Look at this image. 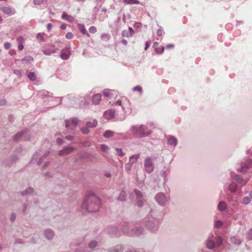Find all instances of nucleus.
<instances>
[{
    "mask_svg": "<svg viewBox=\"0 0 252 252\" xmlns=\"http://www.w3.org/2000/svg\"><path fill=\"white\" fill-rule=\"evenodd\" d=\"M174 47V45H173L172 44H169L167 45L166 47V48L168 49L173 48Z\"/></svg>",
    "mask_w": 252,
    "mask_h": 252,
    "instance_id": "obj_46",
    "label": "nucleus"
},
{
    "mask_svg": "<svg viewBox=\"0 0 252 252\" xmlns=\"http://www.w3.org/2000/svg\"><path fill=\"white\" fill-rule=\"evenodd\" d=\"M134 192L136 195L139 197H141L143 195L142 192L140 191L135 189Z\"/></svg>",
    "mask_w": 252,
    "mask_h": 252,
    "instance_id": "obj_39",
    "label": "nucleus"
},
{
    "mask_svg": "<svg viewBox=\"0 0 252 252\" xmlns=\"http://www.w3.org/2000/svg\"><path fill=\"white\" fill-rule=\"evenodd\" d=\"M78 124V120L76 118H73L71 120H66L65 121V126L66 127H68L70 126H76Z\"/></svg>",
    "mask_w": 252,
    "mask_h": 252,
    "instance_id": "obj_9",
    "label": "nucleus"
},
{
    "mask_svg": "<svg viewBox=\"0 0 252 252\" xmlns=\"http://www.w3.org/2000/svg\"><path fill=\"white\" fill-rule=\"evenodd\" d=\"M1 9L4 13L6 14L9 15L12 13V10L9 7L3 6L1 8Z\"/></svg>",
    "mask_w": 252,
    "mask_h": 252,
    "instance_id": "obj_16",
    "label": "nucleus"
},
{
    "mask_svg": "<svg viewBox=\"0 0 252 252\" xmlns=\"http://www.w3.org/2000/svg\"><path fill=\"white\" fill-rule=\"evenodd\" d=\"M139 158V155H133L129 158V161L132 163H135Z\"/></svg>",
    "mask_w": 252,
    "mask_h": 252,
    "instance_id": "obj_24",
    "label": "nucleus"
},
{
    "mask_svg": "<svg viewBox=\"0 0 252 252\" xmlns=\"http://www.w3.org/2000/svg\"><path fill=\"white\" fill-rule=\"evenodd\" d=\"M57 142L59 143V144H61L62 142V140L61 139H60V138H58L57 139Z\"/></svg>",
    "mask_w": 252,
    "mask_h": 252,
    "instance_id": "obj_61",
    "label": "nucleus"
},
{
    "mask_svg": "<svg viewBox=\"0 0 252 252\" xmlns=\"http://www.w3.org/2000/svg\"><path fill=\"white\" fill-rule=\"evenodd\" d=\"M60 56L63 60H67L68 58V55L64 53H62Z\"/></svg>",
    "mask_w": 252,
    "mask_h": 252,
    "instance_id": "obj_33",
    "label": "nucleus"
},
{
    "mask_svg": "<svg viewBox=\"0 0 252 252\" xmlns=\"http://www.w3.org/2000/svg\"><path fill=\"white\" fill-rule=\"evenodd\" d=\"M114 132L111 130H107L103 134V136L105 138H109L113 136Z\"/></svg>",
    "mask_w": 252,
    "mask_h": 252,
    "instance_id": "obj_20",
    "label": "nucleus"
},
{
    "mask_svg": "<svg viewBox=\"0 0 252 252\" xmlns=\"http://www.w3.org/2000/svg\"><path fill=\"white\" fill-rule=\"evenodd\" d=\"M15 216L13 214L11 215V220L13 221L15 220Z\"/></svg>",
    "mask_w": 252,
    "mask_h": 252,
    "instance_id": "obj_60",
    "label": "nucleus"
},
{
    "mask_svg": "<svg viewBox=\"0 0 252 252\" xmlns=\"http://www.w3.org/2000/svg\"><path fill=\"white\" fill-rule=\"evenodd\" d=\"M137 203L140 207L142 206L143 204L142 201L141 200H138Z\"/></svg>",
    "mask_w": 252,
    "mask_h": 252,
    "instance_id": "obj_48",
    "label": "nucleus"
},
{
    "mask_svg": "<svg viewBox=\"0 0 252 252\" xmlns=\"http://www.w3.org/2000/svg\"><path fill=\"white\" fill-rule=\"evenodd\" d=\"M126 192L124 190L122 191L119 196L118 197V199L121 201H124L126 199Z\"/></svg>",
    "mask_w": 252,
    "mask_h": 252,
    "instance_id": "obj_23",
    "label": "nucleus"
},
{
    "mask_svg": "<svg viewBox=\"0 0 252 252\" xmlns=\"http://www.w3.org/2000/svg\"><path fill=\"white\" fill-rule=\"evenodd\" d=\"M237 189V185L236 183H232L229 186V189L231 192H234Z\"/></svg>",
    "mask_w": 252,
    "mask_h": 252,
    "instance_id": "obj_19",
    "label": "nucleus"
},
{
    "mask_svg": "<svg viewBox=\"0 0 252 252\" xmlns=\"http://www.w3.org/2000/svg\"><path fill=\"white\" fill-rule=\"evenodd\" d=\"M252 162V160L250 159H246L244 162L241 163V167L238 168L237 171L239 172H245L247 169L250 167Z\"/></svg>",
    "mask_w": 252,
    "mask_h": 252,
    "instance_id": "obj_4",
    "label": "nucleus"
},
{
    "mask_svg": "<svg viewBox=\"0 0 252 252\" xmlns=\"http://www.w3.org/2000/svg\"><path fill=\"white\" fill-rule=\"evenodd\" d=\"M37 38L38 39H41V38H42V36L41 34L40 33H38L37 35Z\"/></svg>",
    "mask_w": 252,
    "mask_h": 252,
    "instance_id": "obj_58",
    "label": "nucleus"
},
{
    "mask_svg": "<svg viewBox=\"0 0 252 252\" xmlns=\"http://www.w3.org/2000/svg\"><path fill=\"white\" fill-rule=\"evenodd\" d=\"M5 103H6V101H5V100H2L0 101V104L1 105H3V104H4Z\"/></svg>",
    "mask_w": 252,
    "mask_h": 252,
    "instance_id": "obj_59",
    "label": "nucleus"
},
{
    "mask_svg": "<svg viewBox=\"0 0 252 252\" xmlns=\"http://www.w3.org/2000/svg\"><path fill=\"white\" fill-rule=\"evenodd\" d=\"M47 28L48 31H50V30H51V29L52 28V25L50 23L48 24L47 26Z\"/></svg>",
    "mask_w": 252,
    "mask_h": 252,
    "instance_id": "obj_49",
    "label": "nucleus"
},
{
    "mask_svg": "<svg viewBox=\"0 0 252 252\" xmlns=\"http://www.w3.org/2000/svg\"><path fill=\"white\" fill-rule=\"evenodd\" d=\"M131 131L134 135L140 137L147 136L152 133V131L148 130L144 125L139 126H133L131 127Z\"/></svg>",
    "mask_w": 252,
    "mask_h": 252,
    "instance_id": "obj_2",
    "label": "nucleus"
},
{
    "mask_svg": "<svg viewBox=\"0 0 252 252\" xmlns=\"http://www.w3.org/2000/svg\"><path fill=\"white\" fill-rule=\"evenodd\" d=\"M45 236L48 239H51L54 236V233L51 230H47L45 231Z\"/></svg>",
    "mask_w": 252,
    "mask_h": 252,
    "instance_id": "obj_17",
    "label": "nucleus"
},
{
    "mask_svg": "<svg viewBox=\"0 0 252 252\" xmlns=\"http://www.w3.org/2000/svg\"><path fill=\"white\" fill-rule=\"evenodd\" d=\"M18 48L20 51H22L24 48V46L23 44H19Z\"/></svg>",
    "mask_w": 252,
    "mask_h": 252,
    "instance_id": "obj_47",
    "label": "nucleus"
},
{
    "mask_svg": "<svg viewBox=\"0 0 252 252\" xmlns=\"http://www.w3.org/2000/svg\"><path fill=\"white\" fill-rule=\"evenodd\" d=\"M162 30L161 29H158L157 32V34L158 36H161L162 35Z\"/></svg>",
    "mask_w": 252,
    "mask_h": 252,
    "instance_id": "obj_42",
    "label": "nucleus"
},
{
    "mask_svg": "<svg viewBox=\"0 0 252 252\" xmlns=\"http://www.w3.org/2000/svg\"><path fill=\"white\" fill-rule=\"evenodd\" d=\"M116 104L117 105H119L120 106H121L122 105V100H118L117 102H116Z\"/></svg>",
    "mask_w": 252,
    "mask_h": 252,
    "instance_id": "obj_55",
    "label": "nucleus"
},
{
    "mask_svg": "<svg viewBox=\"0 0 252 252\" xmlns=\"http://www.w3.org/2000/svg\"><path fill=\"white\" fill-rule=\"evenodd\" d=\"M103 95L106 97H111L113 94V93L116 94L114 91L110 90L109 89H105L102 92Z\"/></svg>",
    "mask_w": 252,
    "mask_h": 252,
    "instance_id": "obj_14",
    "label": "nucleus"
},
{
    "mask_svg": "<svg viewBox=\"0 0 252 252\" xmlns=\"http://www.w3.org/2000/svg\"><path fill=\"white\" fill-rule=\"evenodd\" d=\"M129 32H130V36H132L134 33V31L132 28L129 27L128 28Z\"/></svg>",
    "mask_w": 252,
    "mask_h": 252,
    "instance_id": "obj_45",
    "label": "nucleus"
},
{
    "mask_svg": "<svg viewBox=\"0 0 252 252\" xmlns=\"http://www.w3.org/2000/svg\"><path fill=\"white\" fill-rule=\"evenodd\" d=\"M17 41L18 44H23L24 38L22 36H19L17 38Z\"/></svg>",
    "mask_w": 252,
    "mask_h": 252,
    "instance_id": "obj_36",
    "label": "nucleus"
},
{
    "mask_svg": "<svg viewBox=\"0 0 252 252\" xmlns=\"http://www.w3.org/2000/svg\"><path fill=\"white\" fill-rule=\"evenodd\" d=\"M66 28V25L65 24H62L61 26V28L62 30H65Z\"/></svg>",
    "mask_w": 252,
    "mask_h": 252,
    "instance_id": "obj_52",
    "label": "nucleus"
},
{
    "mask_svg": "<svg viewBox=\"0 0 252 252\" xmlns=\"http://www.w3.org/2000/svg\"><path fill=\"white\" fill-rule=\"evenodd\" d=\"M235 180L239 183H242L243 182V179L240 175H236Z\"/></svg>",
    "mask_w": 252,
    "mask_h": 252,
    "instance_id": "obj_28",
    "label": "nucleus"
},
{
    "mask_svg": "<svg viewBox=\"0 0 252 252\" xmlns=\"http://www.w3.org/2000/svg\"><path fill=\"white\" fill-rule=\"evenodd\" d=\"M153 47L157 54H162L164 52V48L163 47H159V43L157 42L154 43Z\"/></svg>",
    "mask_w": 252,
    "mask_h": 252,
    "instance_id": "obj_6",
    "label": "nucleus"
},
{
    "mask_svg": "<svg viewBox=\"0 0 252 252\" xmlns=\"http://www.w3.org/2000/svg\"><path fill=\"white\" fill-rule=\"evenodd\" d=\"M44 53L46 55H50L51 54V52H50L49 50H45L44 51Z\"/></svg>",
    "mask_w": 252,
    "mask_h": 252,
    "instance_id": "obj_54",
    "label": "nucleus"
},
{
    "mask_svg": "<svg viewBox=\"0 0 252 252\" xmlns=\"http://www.w3.org/2000/svg\"><path fill=\"white\" fill-rule=\"evenodd\" d=\"M100 149L103 152H106L108 151L109 149V147L104 144H101L100 145Z\"/></svg>",
    "mask_w": 252,
    "mask_h": 252,
    "instance_id": "obj_27",
    "label": "nucleus"
},
{
    "mask_svg": "<svg viewBox=\"0 0 252 252\" xmlns=\"http://www.w3.org/2000/svg\"><path fill=\"white\" fill-rule=\"evenodd\" d=\"M230 242L234 244H240V241L237 239L235 237H232L230 238Z\"/></svg>",
    "mask_w": 252,
    "mask_h": 252,
    "instance_id": "obj_25",
    "label": "nucleus"
},
{
    "mask_svg": "<svg viewBox=\"0 0 252 252\" xmlns=\"http://www.w3.org/2000/svg\"><path fill=\"white\" fill-rule=\"evenodd\" d=\"M156 198L157 201L160 204H164L166 202L165 195L163 193H158L157 194V195L156 196Z\"/></svg>",
    "mask_w": 252,
    "mask_h": 252,
    "instance_id": "obj_7",
    "label": "nucleus"
},
{
    "mask_svg": "<svg viewBox=\"0 0 252 252\" xmlns=\"http://www.w3.org/2000/svg\"><path fill=\"white\" fill-rule=\"evenodd\" d=\"M153 163L151 159L149 158H146L144 162V166L147 172L151 173L153 171Z\"/></svg>",
    "mask_w": 252,
    "mask_h": 252,
    "instance_id": "obj_5",
    "label": "nucleus"
},
{
    "mask_svg": "<svg viewBox=\"0 0 252 252\" xmlns=\"http://www.w3.org/2000/svg\"><path fill=\"white\" fill-rule=\"evenodd\" d=\"M250 202V199L248 197H245L243 199V203L245 204H248Z\"/></svg>",
    "mask_w": 252,
    "mask_h": 252,
    "instance_id": "obj_32",
    "label": "nucleus"
},
{
    "mask_svg": "<svg viewBox=\"0 0 252 252\" xmlns=\"http://www.w3.org/2000/svg\"><path fill=\"white\" fill-rule=\"evenodd\" d=\"M131 166V164H130L129 163H127L126 164V168L128 170H129L130 169Z\"/></svg>",
    "mask_w": 252,
    "mask_h": 252,
    "instance_id": "obj_50",
    "label": "nucleus"
},
{
    "mask_svg": "<svg viewBox=\"0 0 252 252\" xmlns=\"http://www.w3.org/2000/svg\"><path fill=\"white\" fill-rule=\"evenodd\" d=\"M222 244V239L220 237H218L216 238V243L212 240H209L207 242V247L208 249H213L215 245L220 246Z\"/></svg>",
    "mask_w": 252,
    "mask_h": 252,
    "instance_id": "obj_3",
    "label": "nucleus"
},
{
    "mask_svg": "<svg viewBox=\"0 0 252 252\" xmlns=\"http://www.w3.org/2000/svg\"><path fill=\"white\" fill-rule=\"evenodd\" d=\"M123 2L126 4H138L140 3L138 0H123Z\"/></svg>",
    "mask_w": 252,
    "mask_h": 252,
    "instance_id": "obj_15",
    "label": "nucleus"
},
{
    "mask_svg": "<svg viewBox=\"0 0 252 252\" xmlns=\"http://www.w3.org/2000/svg\"><path fill=\"white\" fill-rule=\"evenodd\" d=\"M117 154L118 155H119L120 157H123L124 156V154L122 152V150L121 149L117 148L116 149Z\"/></svg>",
    "mask_w": 252,
    "mask_h": 252,
    "instance_id": "obj_29",
    "label": "nucleus"
},
{
    "mask_svg": "<svg viewBox=\"0 0 252 252\" xmlns=\"http://www.w3.org/2000/svg\"><path fill=\"white\" fill-rule=\"evenodd\" d=\"M21 135V133L17 134L15 136V139H16V140L18 139L20 137Z\"/></svg>",
    "mask_w": 252,
    "mask_h": 252,
    "instance_id": "obj_53",
    "label": "nucleus"
},
{
    "mask_svg": "<svg viewBox=\"0 0 252 252\" xmlns=\"http://www.w3.org/2000/svg\"><path fill=\"white\" fill-rule=\"evenodd\" d=\"M140 25H141L140 23H136L135 25V27H136V26L137 27H139Z\"/></svg>",
    "mask_w": 252,
    "mask_h": 252,
    "instance_id": "obj_62",
    "label": "nucleus"
},
{
    "mask_svg": "<svg viewBox=\"0 0 252 252\" xmlns=\"http://www.w3.org/2000/svg\"><path fill=\"white\" fill-rule=\"evenodd\" d=\"M250 195L252 197V191L250 193Z\"/></svg>",
    "mask_w": 252,
    "mask_h": 252,
    "instance_id": "obj_64",
    "label": "nucleus"
},
{
    "mask_svg": "<svg viewBox=\"0 0 252 252\" xmlns=\"http://www.w3.org/2000/svg\"><path fill=\"white\" fill-rule=\"evenodd\" d=\"M102 38L106 37L107 38H109L110 36L108 34L104 33L101 35Z\"/></svg>",
    "mask_w": 252,
    "mask_h": 252,
    "instance_id": "obj_51",
    "label": "nucleus"
},
{
    "mask_svg": "<svg viewBox=\"0 0 252 252\" xmlns=\"http://www.w3.org/2000/svg\"><path fill=\"white\" fill-rule=\"evenodd\" d=\"M85 34H86L88 37H90V34L88 32H86V33H85Z\"/></svg>",
    "mask_w": 252,
    "mask_h": 252,
    "instance_id": "obj_63",
    "label": "nucleus"
},
{
    "mask_svg": "<svg viewBox=\"0 0 252 252\" xmlns=\"http://www.w3.org/2000/svg\"><path fill=\"white\" fill-rule=\"evenodd\" d=\"M97 124V121L94 120L93 122H88L86 125L88 127L93 128L95 127Z\"/></svg>",
    "mask_w": 252,
    "mask_h": 252,
    "instance_id": "obj_22",
    "label": "nucleus"
},
{
    "mask_svg": "<svg viewBox=\"0 0 252 252\" xmlns=\"http://www.w3.org/2000/svg\"><path fill=\"white\" fill-rule=\"evenodd\" d=\"M82 131L85 134H87L89 133V130L88 127H84L82 129Z\"/></svg>",
    "mask_w": 252,
    "mask_h": 252,
    "instance_id": "obj_43",
    "label": "nucleus"
},
{
    "mask_svg": "<svg viewBox=\"0 0 252 252\" xmlns=\"http://www.w3.org/2000/svg\"><path fill=\"white\" fill-rule=\"evenodd\" d=\"M62 18L65 21H67L69 22H73L74 21V18L72 16L66 13L65 12H63L62 16Z\"/></svg>",
    "mask_w": 252,
    "mask_h": 252,
    "instance_id": "obj_10",
    "label": "nucleus"
},
{
    "mask_svg": "<svg viewBox=\"0 0 252 252\" xmlns=\"http://www.w3.org/2000/svg\"><path fill=\"white\" fill-rule=\"evenodd\" d=\"M73 150H74V148L73 147H67V148L64 149L63 150H61L59 153V155L60 156L67 155L71 153Z\"/></svg>",
    "mask_w": 252,
    "mask_h": 252,
    "instance_id": "obj_8",
    "label": "nucleus"
},
{
    "mask_svg": "<svg viewBox=\"0 0 252 252\" xmlns=\"http://www.w3.org/2000/svg\"><path fill=\"white\" fill-rule=\"evenodd\" d=\"M122 43L124 45H126L127 44V41L126 40V39H123L122 41Z\"/></svg>",
    "mask_w": 252,
    "mask_h": 252,
    "instance_id": "obj_57",
    "label": "nucleus"
},
{
    "mask_svg": "<svg viewBox=\"0 0 252 252\" xmlns=\"http://www.w3.org/2000/svg\"><path fill=\"white\" fill-rule=\"evenodd\" d=\"M73 137L72 136H67L66 137V138L67 139H68V140H72V139H73Z\"/></svg>",
    "mask_w": 252,
    "mask_h": 252,
    "instance_id": "obj_56",
    "label": "nucleus"
},
{
    "mask_svg": "<svg viewBox=\"0 0 252 252\" xmlns=\"http://www.w3.org/2000/svg\"><path fill=\"white\" fill-rule=\"evenodd\" d=\"M99 199L95 195L92 193L86 197L81 207L88 212H94L99 210Z\"/></svg>",
    "mask_w": 252,
    "mask_h": 252,
    "instance_id": "obj_1",
    "label": "nucleus"
},
{
    "mask_svg": "<svg viewBox=\"0 0 252 252\" xmlns=\"http://www.w3.org/2000/svg\"><path fill=\"white\" fill-rule=\"evenodd\" d=\"M134 91H138L140 93L142 92V89L140 86H137L133 88Z\"/></svg>",
    "mask_w": 252,
    "mask_h": 252,
    "instance_id": "obj_34",
    "label": "nucleus"
},
{
    "mask_svg": "<svg viewBox=\"0 0 252 252\" xmlns=\"http://www.w3.org/2000/svg\"><path fill=\"white\" fill-rule=\"evenodd\" d=\"M115 112L114 110H109L105 111L104 112V116L107 119H112L114 117Z\"/></svg>",
    "mask_w": 252,
    "mask_h": 252,
    "instance_id": "obj_12",
    "label": "nucleus"
},
{
    "mask_svg": "<svg viewBox=\"0 0 252 252\" xmlns=\"http://www.w3.org/2000/svg\"><path fill=\"white\" fill-rule=\"evenodd\" d=\"M151 42L150 41H147L146 42V47L145 50H146L150 46Z\"/></svg>",
    "mask_w": 252,
    "mask_h": 252,
    "instance_id": "obj_44",
    "label": "nucleus"
},
{
    "mask_svg": "<svg viewBox=\"0 0 252 252\" xmlns=\"http://www.w3.org/2000/svg\"><path fill=\"white\" fill-rule=\"evenodd\" d=\"M89 30V32L92 33H94L97 31L96 28L94 26H91V27H90Z\"/></svg>",
    "mask_w": 252,
    "mask_h": 252,
    "instance_id": "obj_30",
    "label": "nucleus"
},
{
    "mask_svg": "<svg viewBox=\"0 0 252 252\" xmlns=\"http://www.w3.org/2000/svg\"><path fill=\"white\" fill-rule=\"evenodd\" d=\"M73 37V34L72 33L69 32H67L65 35V37L67 39H71Z\"/></svg>",
    "mask_w": 252,
    "mask_h": 252,
    "instance_id": "obj_35",
    "label": "nucleus"
},
{
    "mask_svg": "<svg viewBox=\"0 0 252 252\" xmlns=\"http://www.w3.org/2000/svg\"><path fill=\"white\" fill-rule=\"evenodd\" d=\"M101 100V95L100 94H97L93 97L92 101L94 104H98Z\"/></svg>",
    "mask_w": 252,
    "mask_h": 252,
    "instance_id": "obj_11",
    "label": "nucleus"
},
{
    "mask_svg": "<svg viewBox=\"0 0 252 252\" xmlns=\"http://www.w3.org/2000/svg\"><path fill=\"white\" fill-rule=\"evenodd\" d=\"M78 28L80 32H81L83 34H85L87 32L85 29V26L83 24H78Z\"/></svg>",
    "mask_w": 252,
    "mask_h": 252,
    "instance_id": "obj_21",
    "label": "nucleus"
},
{
    "mask_svg": "<svg viewBox=\"0 0 252 252\" xmlns=\"http://www.w3.org/2000/svg\"><path fill=\"white\" fill-rule=\"evenodd\" d=\"M168 143L169 145L175 146L177 143V139L173 136H169L167 138Z\"/></svg>",
    "mask_w": 252,
    "mask_h": 252,
    "instance_id": "obj_13",
    "label": "nucleus"
},
{
    "mask_svg": "<svg viewBox=\"0 0 252 252\" xmlns=\"http://www.w3.org/2000/svg\"><path fill=\"white\" fill-rule=\"evenodd\" d=\"M222 225V222L220 221H217L215 223V226L217 228H220Z\"/></svg>",
    "mask_w": 252,
    "mask_h": 252,
    "instance_id": "obj_38",
    "label": "nucleus"
},
{
    "mask_svg": "<svg viewBox=\"0 0 252 252\" xmlns=\"http://www.w3.org/2000/svg\"><path fill=\"white\" fill-rule=\"evenodd\" d=\"M4 47L5 49L7 50L10 48L11 44L9 42H6L4 44Z\"/></svg>",
    "mask_w": 252,
    "mask_h": 252,
    "instance_id": "obj_40",
    "label": "nucleus"
},
{
    "mask_svg": "<svg viewBox=\"0 0 252 252\" xmlns=\"http://www.w3.org/2000/svg\"><path fill=\"white\" fill-rule=\"evenodd\" d=\"M33 191V189L32 188H29V189H27L26 190H25V193H23V194H27V193H32V192Z\"/></svg>",
    "mask_w": 252,
    "mask_h": 252,
    "instance_id": "obj_41",
    "label": "nucleus"
},
{
    "mask_svg": "<svg viewBox=\"0 0 252 252\" xmlns=\"http://www.w3.org/2000/svg\"><path fill=\"white\" fill-rule=\"evenodd\" d=\"M28 77L29 78L32 80V81H34L36 79V76H35V74L33 72H30L29 74H28Z\"/></svg>",
    "mask_w": 252,
    "mask_h": 252,
    "instance_id": "obj_26",
    "label": "nucleus"
},
{
    "mask_svg": "<svg viewBox=\"0 0 252 252\" xmlns=\"http://www.w3.org/2000/svg\"><path fill=\"white\" fill-rule=\"evenodd\" d=\"M97 245V242L96 241H92L89 244V247L91 248H94Z\"/></svg>",
    "mask_w": 252,
    "mask_h": 252,
    "instance_id": "obj_31",
    "label": "nucleus"
},
{
    "mask_svg": "<svg viewBox=\"0 0 252 252\" xmlns=\"http://www.w3.org/2000/svg\"><path fill=\"white\" fill-rule=\"evenodd\" d=\"M44 1V0H33V3L36 5L41 4Z\"/></svg>",
    "mask_w": 252,
    "mask_h": 252,
    "instance_id": "obj_37",
    "label": "nucleus"
},
{
    "mask_svg": "<svg viewBox=\"0 0 252 252\" xmlns=\"http://www.w3.org/2000/svg\"><path fill=\"white\" fill-rule=\"evenodd\" d=\"M226 208V205L223 201H221L218 205V208L220 210L222 211L225 210Z\"/></svg>",
    "mask_w": 252,
    "mask_h": 252,
    "instance_id": "obj_18",
    "label": "nucleus"
}]
</instances>
